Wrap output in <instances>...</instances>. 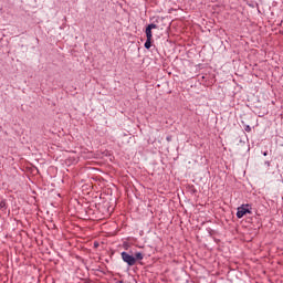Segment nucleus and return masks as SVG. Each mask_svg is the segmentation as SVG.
Segmentation results:
<instances>
[{
  "label": "nucleus",
  "mask_w": 283,
  "mask_h": 283,
  "mask_svg": "<svg viewBox=\"0 0 283 283\" xmlns=\"http://www.w3.org/2000/svg\"><path fill=\"white\" fill-rule=\"evenodd\" d=\"M122 260L126 262L128 266H134V264H136V258L127 252H122Z\"/></svg>",
  "instance_id": "nucleus-3"
},
{
  "label": "nucleus",
  "mask_w": 283,
  "mask_h": 283,
  "mask_svg": "<svg viewBox=\"0 0 283 283\" xmlns=\"http://www.w3.org/2000/svg\"><path fill=\"white\" fill-rule=\"evenodd\" d=\"M145 255L142 252L135 253V260H143Z\"/></svg>",
  "instance_id": "nucleus-4"
},
{
  "label": "nucleus",
  "mask_w": 283,
  "mask_h": 283,
  "mask_svg": "<svg viewBox=\"0 0 283 283\" xmlns=\"http://www.w3.org/2000/svg\"><path fill=\"white\" fill-rule=\"evenodd\" d=\"M251 205L247 203V205H242L241 207L238 208L237 211V218H244V216H247V213H252L251 212Z\"/></svg>",
  "instance_id": "nucleus-2"
},
{
  "label": "nucleus",
  "mask_w": 283,
  "mask_h": 283,
  "mask_svg": "<svg viewBox=\"0 0 283 283\" xmlns=\"http://www.w3.org/2000/svg\"><path fill=\"white\" fill-rule=\"evenodd\" d=\"M263 156H266V153H264Z\"/></svg>",
  "instance_id": "nucleus-5"
},
{
  "label": "nucleus",
  "mask_w": 283,
  "mask_h": 283,
  "mask_svg": "<svg viewBox=\"0 0 283 283\" xmlns=\"http://www.w3.org/2000/svg\"><path fill=\"white\" fill-rule=\"evenodd\" d=\"M151 30H158V25L155 23H150L146 27V30H145L146 42L144 44V48H146V50H149L151 48V39H154V34L151 33Z\"/></svg>",
  "instance_id": "nucleus-1"
}]
</instances>
